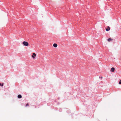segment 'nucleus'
<instances>
[{
  "label": "nucleus",
  "instance_id": "1a4fd4ad",
  "mask_svg": "<svg viewBox=\"0 0 121 121\" xmlns=\"http://www.w3.org/2000/svg\"><path fill=\"white\" fill-rule=\"evenodd\" d=\"M29 105V104L28 103H27L26 105V106H28Z\"/></svg>",
  "mask_w": 121,
  "mask_h": 121
},
{
  "label": "nucleus",
  "instance_id": "0eeeda50",
  "mask_svg": "<svg viewBox=\"0 0 121 121\" xmlns=\"http://www.w3.org/2000/svg\"><path fill=\"white\" fill-rule=\"evenodd\" d=\"M115 68L113 67H112L111 69V70L112 72H114V71Z\"/></svg>",
  "mask_w": 121,
  "mask_h": 121
},
{
  "label": "nucleus",
  "instance_id": "423d86ee",
  "mask_svg": "<svg viewBox=\"0 0 121 121\" xmlns=\"http://www.w3.org/2000/svg\"><path fill=\"white\" fill-rule=\"evenodd\" d=\"M112 39L111 38H109L108 39V42H110V41H112Z\"/></svg>",
  "mask_w": 121,
  "mask_h": 121
},
{
  "label": "nucleus",
  "instance_id": "20e7f679",
  "mask_svg": "<svg viewBox=\"0 0 121 121\" xmlns=\"http://www.w3.org/2000/svg\"><path fill=\"white\" fill-rule=\"evenodd\" d=\"M57 45L56 43H54L53 44V47L55 48L57 47Z\"/></svg>",
  "mask_w": 121,
  "mask_h": 121
},
{
  "label": "nucleus",
  "instance_id": "f03ea898",
  "mask_svg": "<svg viewBox=\"0 0 121 121\" xmlns=\"http://www.w3.org/2000/svg\"><path fill=\"white\" fill-rule=\"evenodd\" d=\"M36 56V55L35 53H33V55H32V57L34 59L35 58V57Z\"/></svg>",
  "mask_w": 121,
  "mask_h": 121
},
{
  "label": "nucleus",
  "instance_id": "39448f33",
  "mask_svg": "<svg viewBox=\"0 0 121 121\" xmlns=\"http://www.w3.org/2000/svg\"><path fill=\"white\" fill-rule=\"evenodd\" d=\"M17 97L19 98H21L22 97V96L21 95H18Z\"/></svg>",
  "mask_w": 121,
  "mask_h": 121
},
{
  "label": "nucleus",
  "instance_id": "f257e3e1",
  "mask_svg": "<svg viewBox=\"0 0 121 121\" xmlns=\"http://www.w3.org/2000/svg\"><path fill=\"white\" fill-rule=\"evenodd\" d=\"M22 43L24 46H27L29 45L28 43L26 41H24Z\"/></svg>",
  "mask_w": 121,
  "mask_h": 121
},
{
  "label": "nucleus",
  "instance_id": "7ed1b4c3",
  "mask_svg": "<svg viewBox=\"0 0 121 121\" xmlns=\"http://www.w3.org/2000/svg\"><path fill=\"white\" fill-rule=\"evenodd\" d=\"M108 28H107L106 29V30L107 31H108L110 29V27L109 26H108Z\"/></svg>",
  "mask_w": 121,
  "mask_h": 121
},
{
  "label": "nucleus",
  "instance_id": "6e6552de",
  "mask_svg": "<svg viewBox=\"0 0 121 121\" xmlns=\"http://www.w3.org/2000/svg\"><path fill=\"white\" fill-rule=\"evenodd\" d=\"M3 83H2V84L1 83H0V86H3Z\"/></svg>",
  "mask_w": 121,
  "mask_h": 121
},
{
  "label": "nucleus",
  "instance_id": "9b49d317",
  "mask_svg": "<svg viewBox=\"0 0 121 121\" xmlns=\"http://www.w3.org/2000/svg\"><path fill=\"white\" fill-rule=\"evenodd\" d=\"M101 78H102V77H101Z\"/></svg>",
  "mask_w": 121,
  "mask_h": 121
},
{
  "label": "nucleus",
  "instance_id": "9d476101",
  "mask_svg": "<svg viewBox=\"0 0 121 121\" xmlns=\"http://www.w3.org/2000/svg\"><path fill=\"white\" fill-rule=\"evenodd\" d=\"M119 84H121V80H120V81L119 82Z\"/></svg>",
  "mask_w": 121,
  "mask_h": 121
}]
</instances>
